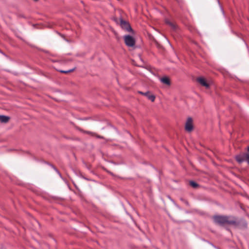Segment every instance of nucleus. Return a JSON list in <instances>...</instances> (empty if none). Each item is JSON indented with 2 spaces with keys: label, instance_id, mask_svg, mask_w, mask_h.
Here are the masks:
<instances>
[{
  "label": "nucleus",
  "instance_id": "nucleus-1",
  "mask_svg": "<svg viewBox=\"0 0 249 249\" xmlns=\"http://www.w3.org/2000/svg\"><path fill=\"white\" fill-rule=\"evenodd\" d=\"M212 219L215 225L221 227H225L226 225L236 226L239 224L237 218L232 216L214 215Z\"/></svg>",
  "mask_w": 249,
  "mask_h": 249
},
{
  "label": "nucleus",
  "instance_id": "nucleus-2",
  "mask_svg": "<svg viewBox=\"0 0 249 249\" xmlns=\"http://www.w3.org/2000/svg\"><path fill=\"white\" fill-rule=\"evenodd\" d=\"M246 149L248 151L247 153H241L235 157L236 161L239 163L246 161L249 164V145L247 146Z\"/></svg>",
  "mask_w": 249,
  "mask_h": 249
},
{
  "label": "nucleus",
  "instance_id": "nucleus-3",
  "mask_svg": "<svg viewBox=\"0 0 249 249\" xmlns=\"http://www.w3.org/2000/svg\"><path fill=\"white\" fill-rule=\"evenodd\" d=\"M120 25L125 31L131 32L132 34L134 33L133 30L129 22L124 20L122 18H120Z\"/></svg>",
  "mask_w": 249,
  "mask_h": 249
},
{
  "label": "nucleus",
  "instance_id": "nucleus-4",
  "mask_svg": "<svg viewBox=\"0 0 249 249\" xmlns=\"http://www.w3.org/2000/svg\"><path fill=\"white\" fill-rule=\"evenodd\" d=\"M124 42L128 47H133L136 43L135 38L130 35H126L124 36Z\"/></svg>",
  "mask_w": 249,
  "mask_h": 249
},
{
  "label": "nucleus",
  "instance_id": "nucleus-5",
  "mask_svg": "<svg viewBox=\"0 0 249 249\" xmlns=\"http://www.w3.org/2000/svg\"><path fill=\"white\" fill-rule=\"evenodd\" d=\"M193 129V120L189 117L185 124V130L188 132H191Z\"/></svg>",
  "mask_w": 249,
  "mask_h": 249
},
{
  "label": "nucleus",
  "instance_id": "nucleus-6",
  "mask_svg": "<svg viewBox=\"0 0 249 249\" xmlns=\"http://www.w3.org/2000/svg\"><path fill=\"white\" fill-rule=\"evenodd\" d=\"M197 81L202 86L208 89L210 87V85L208 83L205 78L203 77H198L197 78Z\"/></svg>",
  "mask_w": 249,
  "mask_h": 249
},
{
  "label": "nucleus",
  "instance_id": "nucleus-7",
  "mask_svg": "<svg viewBox=\"0 0 249 249\" xmlns=\"http://www.w3.org/2000/svg\"><path fill=\"white\" fill-rule=\"evenodd\" d=\"M139 93L145 96V97H147V98L152 102H154L155 100V96L153 94H150V92L149 91H147L146 92L139 91Z\"/></svg>",
  "mask_w": 249,
  "mask_h": 249
},
{
  "label": "nucleus",
  "instance_id": "nucleus-8",
  "mask_svg": "<svg viewBox=\"0 0 249 249\" xmlns=\"http://www.w3.org/2000/svg\"><path fill=\"white\" fill-rule=\"evenodd\" d=\"M160 81L163 84L170 86L171 85L170 79L167 76H164L160 78Z\"/></svg>",
  "mask_w": 249,
  "mask_h": 249
},
{
  "label": "nucleus",
  "instance_id": "nucleus-9",
  "mask_svg": "<svg viewBox=\"0 0 249 249\" xmlns=\"http://www.w3.org/2000/svg\"><path fill=\"white\" fill-rule=\"evenodd\" d=\"M10 117L5 115H0V122L2 123H7L10 120Z\"/></svg>",
  "mask_w": 249,
  "mask_h": 249
},
{
  "label": "nucleus",
  "instance_id": "nucleus-10",
  "mask_svg": "<svg viewBox=\"0 0 249 249\" xmlns=\"http://www.w3.org/2000/svg\"><path fill=\"white\" fill-rule=\"evenodd\" d=\"M189 185L194 188H196L199 186L198 183L193 180L189 181Z\"/></svg>",
  "mask_w": 249,
  "mask_h": 249
},
{
  "label": "nucleus",
  "instance_id": "nucleus-11",
  "mask_svg": "<svg viewBox=\"0 0 249 249\" xmlns=\"http://www.w3.org/2000/svg\"><path fill=\"white\" fill-rule=\"evenodd\" d=\"M166 24H168L173 29L175 30L176 29V25L174 23L171 22L169 20L166 21Z\"/></svg>",
  "mask_w": 249,
  "mask_h": 249
},
{
  "label": "nucleus",
  "instance_id": "nucleus-12",
  "mask_svg": "<svg viewBox=\"0 0 249 249\" xmlns=\"http://www.w3.org/2000/svg\"><path fill=\"white\" fill-rule=\"evenodd\" d=\"M77 129L79 130V131L83 132L86 134H90L91 133V132L90 131L83 130L82 129H81L79 127H77Z\"/></svg>",
  "mask_w": 249,
  "mask_h": 249
},
{
  "label": "nucleus",
  "instance_id": "nucleus-13",
  "mask_svg": "<svg viewBox=\"0 0 249 249\" xmlns=\"http://www.w3.org/2000/svg\"><path fill=\"white\" fill-rule=\"evenodd\" d=\"M73 70L74 69L70 70L69 71H60V72L63 73H67L73 71Z\"/></svg>",
  "mask_w": 249,
  "mask_h": 249
},
{
  "label": "nucleus",
  "instance_id": "nucleus-14",
  "mask_svg": "<svg viewBox=\"0 0 249 249\" xmlns=\"http://www.w3.org/2000/svg\"><path fill=\"white\" fill-rule=\"evenodd\" d=\"M180 200L182 201H183V202H184L186 204V205H187L188 206L189 205V202H188V201L187 200H185V199H183L182 198H180Z\"/></svg>",
  "mask_w": 249,
  "mask_h": 249
},
{
  "label": "nucleus",
  "instance_id": "nucleus-15",
  "mask_svg": "<svg viewBox=\"0 0 249 249\" xmlns=\"http://www.w3.org/2000/svg\"><path fill=\"white\" fill-rule=\"evenodd\" d=\"M114 20L116 22V23H117V24H120V19H118L116 18H114Z\"/></svg>",
  "mask_w": 249,
  "mask_h": 249
},
{
  "label": "nucleus",
  "instance_id": "nucleus-16",
  "mask_svg": "<svg viewBox=\"0 0 249 249\" xmlns=\"http://www.w3.org/2000/svg\"><path fill=\"white\" fill-rule=\"evenodd\" d=\"M107 172L108 173H109V174H110L111 175H112V176H113V175H113V173H112V172H110V171H107Z\"/></svg>",
  "mask_w": 249,
  "mask_h": 249
},
{
  "label": "nucleus",
  "instance_id": "nucleus-17",
  "mask_svg": "<svg viewBox=\"0 0 249 249\" xmlns=\"http://www.w3.org/2000/svg\"><path fill=\"white\" fill-rule=\"evenodd\" d=\"M52 167L53 168V169L56 171L58 173H59V172L58 171L57 169L55 167H54L52 165Z\"/></svg>",
  "mask_w": 249,
  "mask_h": 249
},
{
  "label": "nucleus",
  "instance_id": "nucleus-18",
  "mask_svg": "<svg viewBox=\"0 0 249 249\" xmlns=\"http://www.w3.org/2000/svg\"><path fill=\"white\" fill-rule=\"evenodd\" d=\"M217 0L218 1V3L219 4L220 3L219 0Z\"/></svg>",
  "mask_w": 249,
  "mask_h": 249
},
{
  "label": "nucleus",
  "instance_id": "nucleus-19",
  "mask_svg": "<svg viewBox=\"0 0 249 249\" xmlns=\"http://www.w3.org/2000/svg\"><path fill=\"white\" fill-rule=\"evenodd\" d=\"M35 1H38V0H34Z\"/></svg>",
  "mask_w": 249,
  "mask_h": 249
}]
</instances>
